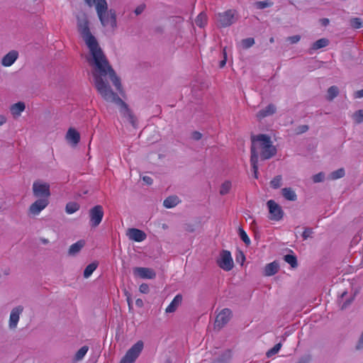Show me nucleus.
<instances>
[{"label": "nucleus", "instance_id": "nucleus-26", "mask_svg": "<svg viewBox=\"0 0 363 363\" xmlns=\"http://www.w3.org/2000/svg\"><path fill=\"white\" fill-rule=\"evenodd\" d=\"M195 23L200 28L204 27L207 24V16L205 13H200L195 19Z\"/></svg>", "mask_w": 363, "mask_h": 363}, {"label": "nucleus", "instance_id": "nucleus-12", "mask_svg": "<svg viewBox=\"0 0 363 363\" xmlns=\"http://www.w3.org/2000/svg\"><path fill=\"white\" fill-rule=\"evenodd\" d=\"M49 204V200L46 198H40L33 203L29 207V213L33 216L38 215Z\"/></svg>", "mask_w": 363, "mask_h": 363}, {"label": "nucleus", "instance_id": "nucleus-54", "mask_svg": "<svg viewBox=\"0 0 363 363\" xmlns=\"http://www.w3.org/2000/svg\"><path fill=\"white\" fill-rule=\"evenodd\" d=\"M143 180L147 184H152V179L148 176H145L143 177Z\"/></svg>", "mask_w": 363, "mask_h": 363}, {"label": "nucleus", "instance_id": "nucleus-52", "mask_svg": "<svg viewBox=\"0 0 363 363\" xmlns=\"http://www.w3.org/2000/svg\"><path fill=\"white\" fill-rule=\"evenodd\" d=\"M245 257L242 252H239L238 255L236 256V261L238 262H240L241 264H242L243 262L245 261Z\"/></svg>", "mask_w": 363, "mask_h": 363}, {"label": "nucleus", "instance_id": "nucleus-43", "mask_svg": "<svg viewBox=\"0 0 363 363\" xmlns=\"http://www.w3.org/2000/svg\"><path fill=\"white\" fill-rule=\"evenodd\" d=\"M250 48V38L243 39L239 44L240 50H247Z\"/></svg>", "mask_w": 363, "mask_h": 363}, {"label": "nucleus", "instance_id": "nucleus-37", "mask_svg": "<svg viewBox=\"0 0 363 363\" xmlns=\"http://www.w3.org/2000/svg\"><path fill=\"white\" fill-rule=\"evenodd\" d=\"M282 345L281 342L277 343L275 345L272 349L267 351V357H271L274 356V354H277L279 351L280 350Z\"/></svg>", "mask_w": 363, "mask_h": 363}, {"label": "nucleus", "instance_id": "nucleus-20", "mask_svg": "<svg viewBox=\"0 0 363 363\" xmlns=\"http://www.w3.org/2000/svg\"><path fill=\"white\" fill-rule=\"evenodd\" d=\"M25 104L23 102L19 101L13 104L10 108V111L14 117H18L25 110Z\"/></svg>", "mask_w": 363, "mask_h": 363}, {"label": "nucleus", "instance_id": "nucleus-13", "mask_svg": "<svg viewBox=\"0 0 363 363\" xmlns=\"http://www.w3.org/2000/svg\"><path fill=\"white\" fill-rule=\"evenodd\" d=\"M133 274L135 277L141 279H152L156 277L155 271L147 267H135L133 269Z\"/></svg>", "mask_w": 363, "mask_h": 363}, {"label": "nucleus", "instance_id": "nucleus-56", "mask_svg": "<svg viewBox=\"0 0 363 363\" xmlns=\"http://www.w3.org/2000/svg\"><path fill=\"white\" fill-rule=\"evenodd\" d=\"M320 21H321L322 25L324 26H328L329 24V22H330L328 18H322L320 20Z\"/></svg>", "mask_w": 363, "mask_h": 363}, {"label": "nucleus", "instance_id": "nucleus-29", "mask_svg": "<svg viewBox=\"0 0 363 363\" xmlns=\"http://www.w3.org/2000/svg\"><path fill=\"white\" fill-rule=\"evenodd\" d=\"M232 357L230 350H226L218 359L213 363H228Z\"/></svg>", "mask_w": 363, "mask_h": 363}, {"label": "nucleus", "instance_id": "nucleus-53", "mask_svg": "<svg viewBox=\"0 0 363 363\" xmlns=\"http://www.w3.org/2000/svg\"><path fill=\"white\" fill-rule=\"evenodd\" d=\"M191 137L195 140H199L202 138V134L200 132L194 131L192 133Z\"/></svg>", "mask_w": 363, "mask_h": 363}, {"label": "nucleus", "instance_id": "nucleus-19", "mask_svg": "<svg viewBox=\"0 0 363 363\" xmlns=\"http://www.w3.org/2000/svg\"><path fill=\"white\" fill-rule=\"evenodd\" d=\"M66 139L72 144L77 145L80 140V135L74 128H69L66 135Z\"/></svg>", "mask_w": 363, "mask_h": 363}, {"label": "nucleus", "instance_id": "nucleus-2", "mask_svg": "<svg viewBox=\"0 0 363 363\" xmlns=\"http://www.w3.org/2000/svg\"><path fill=\"white\" fill-rule=\"evenodd\" d=\"M94 83L96 88L102 98L106 101L115 103L121 106V113L123 117L127 118L132 125L135 128L137 119L128 108V105L112 91L108 84L104 82L102 77L94 74Z\"/></svg>", "mask_w": 363, "mask_h": 363}, {"label": "nucleus", "instance_id": "nucleus-16", "mask_svg": "<svg viewBox=\"0 0 363 363\" xmlns=\"http://www.w3.org/2000/svg\"><path fill=\"white\" fill-rule=\"evenodd\" d=\"M277 111V107L274 104H270L264 108L260 110L257 114L256 117L259 121H261L265 117L272 116Z\"/></svg>", "mask_w": 363, "mask_h": 363}, {"label": "nucleus", "instance_id": "nucleus-46", "mask_svg": "<svg viewBox=\"0 0 363 363\" xmlns=\"http://www.w3.org/2000/svg\"><path fill=\"white\" fill-rule=\"evenodd\" d=\"M311 361V356L310 354H305L299 358L296 363H310Z\"/></svg>", "mask_w": 363, "mask_h": 363}, {"label": "nucleus", "instance_id": "nucleus-59", "mask_svg": "<svg viewBox=\"0 0 363 363\" xmlns=\"http://www.w3.org/2000/svg\"><path fill=\"white\" fill-rule=\"evenodd\" d=\"M251 230H252L254 232L255 239L258 240L259 238V235L258 232L257 231V230H255V228H251Z\"/></svg>", "mask_w": 363, "mask_h": 363}, {"label": "nucleus", "instance_id": "nucleus-8", "mask_svg": "<svg viewBox=\"0 0 363 363\" xmlns=\"http://www.w3.org/2000/svg\"><path fill=\"white\" fill-rule=\"evenodd\" d=\"M217 264L224 271H230L233 267V260L230 252L222 250L219 258L217 259Z\"/></svg>", "mask_w": 363, "mask_h": 363}, {"label": "nucleus", "instance_id": "nucleus-5", "mask_svg": "<svg viewBox=\"0 0 363 363\" xmlns=\"http://www.w3.org/2000/svg\"><path fill=\"white\" fill-rule=\"evenodd\" d=\"M237 20V11L229 9L217 14V23L220 27L226 28L231 26Z\"/></svg>", "mask_w": 363, "mask_h": 363}, {"label": "nucleus", "instance_id": "nucleus-3", "mask_svg": "<svg viewBox=\"0 0 363 363\" xmlns=\"http://www.w3.org/2000/svg\"><path fill=\"white\" fill-rule=\"evenodd\" d=\"M86 3L92 6L95 5L99 18L104 26H110L112 28L116 26V16L115 11H108L106 0H85Z\"/></svg>", "mask_w": 363, "mask_h": 363}, {"label": "nucleus", "instance_id": "nucleus-58", "mask_svg": "<svg viewBox=\"0 0 363 363\" xmlns=\"http://www.w3.org/2000/svg\"><path fill=\"white\" fill-rule=\"evenodd\" d=\"M6 121V118L4 116L0 115V125L4 124Z\"/></svg>", "mask_w": 363, "mask_h": 363}, {"label": "nucleus", "instance_id": "nucleus-36", "mask_svg": "<svg viewBox=\"0 0 363 363\" xmlns=\"http://www.w3.org/2000/svg\"><path fill=\"white\" fill-rule=\"evenodd\" d=\"M257 160V154L255 150H251V162H253V169L255 172V177L257 178V165L256 164Z\"/></svg>", "mask_w": 363, "mask_h": 363}, {"label": "nucleus", "instance_id": "nucleus-61", "mask_svg": "<svg viewBox=\"0 0 363 363\" xmlns=\"http://www.w3.org/2000/svg\"><path fill=\"white\" fill-rule=\"evenodd\" d=\"M347 294V292H343L341 295V297L343 298Z\"/></svg>", "mask_w": 363, "mask_h": 363}, {"label": "nucleus", "instance_id": "nucleus-40", "mask_svg": "<svg viewBox=\"0 0 363 363\" xmlns=\"http://www.w3.org/2000/svg\"><path fill=\"white\" fill-rule=\"evenodd\" d=\"M352 118L357 123H361L363 122V110H359L354 112L352 115Z\"/></svg>", "mask_w": 363, "mask_h": 363}, {"label": "nucleus", "instance_id": "nucleus-21", "mask_svg": "<svg viewBox=\"0 0 363 363\" xmlns=\"http://www.w3.org/2000/svg\"><path fill=\"white\" fill-rule=\"evenodd\" d=\"M279 263L276 261L271 262L266 265L264 268V274L266 276H272L275 274L279 270Z\"/></svg>", "mask_w": 363, "mask_h": 363}, {"label": "nucleus", "instance_id": "nucleus-1", "mask_svg": "<svg viewBox=\"0 0 363 363\" xmlns=\"http://www.w3.org/2000/svg\"><path fill=\"white\" fill-rule=\"evenodd\" d=\"M77 24L78 31L85 41L91 55V58L89 59L88 61L90 65L95 66L96 72L94 74H97L101 77H105L108 74L116 89L121 91V84L120 79L109 65L96 38L91 34L89 20L84 13L77 16Z\"/></svg>", "mask_w": 363, "mask_h": 363}, {"label": "nucleus", "instance_id": "nucleus-48", "mask_svg": "<svg viewBox=\"0 0 363 363\" xmlns=\"http://www.w3.org/2000/svg\"><path fill=\"white\" fill-rule=\"evenodd\" d=\"M139 291L142 294H148L149 291H150V289H149L148 284H145V283L140 284V286H139Z\"/></svg>", "mask_w": 363, "mask_h": 363}, {"label": "nucleus", "instance_id": "nucleus-7", "mask_svg": "<svg viewBox=\"0 0 363 363\" xmlns=\"http://www.w3.org/2000/svg\"><path fill=\"white\" fill-rule=\"evenodd\" d=\"M33 192L35 197L39 199L46 198L49 200L50 196V185L39 180L35 181L33 184Z\"/></svg>", "mask_w": 363, "mask_h": 363}, {"label": "nucleus", "instance_id": "nucleus-4", "mask_svg": "<svg viewBox=\"0 0 363 363\" xmlns=\"http://www.w3.org/2000/svg\"><path fill=\"white\" fill-rule=\"evenodd\" d=\"M254 149L259 150V155L262 160H268L277 154V148L273 145L271 138L265 134H259L251 137Z\"/></svg>", "mask_w": 363, "mask_h": 363}, {"label": "nucleus", "instance_id": "nucleus-14", "mask_svg": "<svg viewBox=\"0 0 363 363\" xmlns=\"http://www.w3.org/2000/svg\"><path fill=\"white\" fill-rule=\"evenodd\" d=\"M126 235L131 240L140 242L145 240L147 238L145 233L138 228H129L127 231Z\"/></svg>", "mask_w": 363, "mask_h": 363}, {"label": "nucleus", "instance_id": "nucleus-32", "mask_svg": "<svg viewBox=\"0 0 363 363\" xmlns=\"http://www.w3.org/2000/svg\"><path fill=\"white\" fill-rule=\"evenodd\" d=\"M79 209V205L76 202H69V203H67L66 208H65L66 212L68 214L74 213L76 211H77Z\"/></svg>", "mask_w": 363, "mask_h": 363}, {"label": "nucleus", "instance_id": "nucleus-18", "mask_svg": "<svg viewBox=\"0 0 363 363\" xmlns=\"http://www.w3.org/2000/svg\"><path fill=\"white\" fill-rule=\"evenodd\" d=\"M182 296L181 294L176 295L172 302L166 308L165 312L167 313H174L177 309L178 306L182 303Z\"/></svg>", "mask_w": 363, "mask_h": 363}, {"label": "nucleus", "instance_id": "nucleus-24", "mask_svg": "<svg viewBox=\"0 0 363 363\" xmlns=\"http://www.w3.org/2000/svg\"><path fill=\"white\" fill-rule=\"evenodd\" d=\"M339 93L340 91L337 86H331L327 90L325 98L328 101H331L338 96Z\"/></svg>", "mask_w": 363, "mask_h": 363}, {"label": "nucleus", "instance_id": "nucleus-60", "mask_svg": "<svg viewBox=\"0 0 363 363\" xmlns=\"http://www.w3.org/2000/svg\"><path fill=\"white\" fill-rule=\"evenodd\" d=\"M136 305L138 306H143V301L140 298L137 299L136 300Z\"/></svg>", "mask_w": 363, "mask_h": 363}, {"label": "nucleus", "instance_id": "nucleus-30", "mask_svg": "<svg viewBox=\"0 0 363 363\" xmlns=\"http://www.w3.org/2000/svg\"><path fill=\"white\" fill-rule=\"evenodd\" d=\"M98 264L96 262H92L88 264L84 271V278H89L92 274V273L96 270Z\"/></svg>", "mask_w": 363, "mask_h": 363}, {"label": "nucleus", "instance_id": "nucleus-34", "mask_svg": "<svg viewBox=\"0 0 363 363\" xmlns=\"http://www.w3.org/2000/svg\"><path fill=\"white\" fill-rule=\"evenodd\" d=\"M350 25L352 28L358 29L363 26V21L360 18H352L350 20Z\"/></svg>", "mask_w": 363, "mask_h": 363}, {"label": "nucleus", "instance_id": "nucleus-38", "mask_svg": "<svg viewBox=\"0 0 363 363\" xmlns=\"http://www.w3.org/2000/svg\"><path fill=\"white\" fill-rule=\"evenodd\" d=\"M281 176L278 175L275 177L271 182H270V186L273 189H278L281 185Z\"/></svg>", "mask_w": 363, "mask_h": 363}, {"label": "nucleus", "instance_id": "nucleus-42", "mask_svg": "<svg viewBox=\"0 0 363 363\" xmlns=\"http://www.w3.org/2000/svg\"><path fill=\"white\" fill-rule=\"evenodd\" d=\"M312 179L314 183L322 182L325 179V174L323 172H319L313 175Z\"/></svg>", "mask_w": 363, "mask_h": 363}, {"label": "nucleus", "instance_id": "nucleus-50", "mask_svg": "<svg viewBox=\"0 0 363 363\" xmlns=\"http://www.w3.org/2000/svg\"><path fill=\"white\" fill-rule=\"evenodd\" d=\"M308 130V126L307 125H302L297 127V128L296 129V133L297 134H301V133L306 132Z\"/></svg>", "mask_w": 363, "mask_h": 363}, {"label": "nucleus", "instance_id": "nucleus-27", "mask_svg": "<svg viewBox=\"0 0 363 363\" xmlns=\"http://www.w3.org/2000/svg\"><path fill=\"white\" fill-rule=\"evenodd\" d=\"M329 40L326 38H320L313 43L311 49L316 50L328 46Z\"/></svg>", "mask_w": 363, "mask_h": 363}, {"label": "nucleus", "instance_id": "nucleus-44", "mask_svg": "<svg viewBox=\"0 0 363 363\" xmlns=\"http://www.w3.org/2000/svg\"><path fill=\"white\" fill-rule=\"evenodd\" d=\"M238 231H239V235H240L241 239L246 244H249L250 243V238H248V235H247V233L242 228H239Z\"/></svg>", "mask_w": 363, "mask_h": 363}, {"label": "nucleus", "instance_id": "nucleus-23", "mask_svg": "<svg viewBox=\"0 0 363 363\" xmlns=\"http://www.w3.org/2000/svg\"><path fill=\"white\" fill-rule=\"evenodd\" d=\"M179 202V200L177 196H170L164 200L163 205L167 208H171L176 206Z\"/></svg>", "mask_w": 363, "mask_h": 363}, {"label": "nucleus", "instance_id": "nucleus-35", "mask_svg": "<svg viewBox=\"0 0 363 363\" xmlns=\"http://www.w3.org/2000/svg\"><path fill=\"white\" fill-rule=\"evenodd\" d=\"M273 5V3L270 1L266 0L263 1H256L254 3V6L257 9H263L267 7H270Z\"/></svg>", "mask_w": 363, "mask_h": 363}, {"label": "nucleus", "instance_id": "nucleus-62", "mask_svg": "<svg viewBox=\"0 0 363 363\" xmlns=\"http://www.w3.org/2000/svg\"><path fill=\"white\" fill-rule=\"evenodd\" d=\"M274 38H271L269 39V42H270V43H274Z\"/></svg>", "mask_w": 363, "mask_h": 363}, {"label": "nucleus", "instance_id": "nucleus-57", "mask_svg": "<svg viewBox=\"0 0 363 363\" xmlns=\"http://www.w3.org/2000/svg\"><path fill=\"white\" fill-rule=\"evenodd\" d=\"M351 303V301L349 300V301H345L342 306H341V309L343 310L345 308H346Z\"/></svg>", "mask_w": 363, "mask_h": 363}, {"label": "nucleus", "instance_id": "nucleus-47", "mask_svg": "<svg viewBox=\"0 0 363 363\" xmlns=\"http://www.w3.org/2000/svg\"><path fill=\"white\" fill-rule=\"evenodd\" d=\"M223 59L220 62L219 67L223 68L225 67L227 61V52H226V47H225L223 50Z\"/></svg>", "mask_w": 363, "mask_h": 363}, {"label": "nucleus", "instance_id": "nucleus-6", "mask_svg": "<svg viewBox=\"0 0 363 363\" xmlns=\"http://www.w3.org/2000/svg\"><path fill=\"white\" fill-rule=\"evenodd\" d=\"M143 348V342L141 340L134 344L122 358L120 363H134Z\"/></svg>", "mask_w": 363, "mask_h": 363}, {"label": "nucleus", "instance_id": "nucleus-33", "mask_svg": "<svg viewBox=\"0 0 363 363\" xmlns=\"http://www.w3.org/2000/svg\"><path fill=\"white\" fill-rule=\"evenodd\" d=\"M89 350L88 346L82 347L75 354L74 359L76 361L82 360Z\"/></svg>", "mask_w": 363, "mask_h": 363}, {"label": "nucleus", "instance_id": "nucleus-64", "mask_svg": "<svg viewBox=\"0 0 363 363\" xmlns=\"http://www.w3.org/2000/svg\"><path fill=\"white\" fill-rule=\"evenodd\" d=\"M187 230L190 231V232H193L194 231V229L191 228V229H187Z\"/></svg>", "mask_w": 363, "mask_h": 363}, {"label": "nucleus", "instance_id": "nucleus-28", "mask_svg": "<svg viewBox=\"0 0 363 363\" xmlns=\"http://www.w3.org/2000/svg\"><path fill=\"white\" fill-rule=\"evenodd\" d=\"M345 175V171L344 168H340L335 171L332 172L329 176L328 178L330 180H336L340 178H342Z\"/></svg>", "mask_w": 363, "mask_h": 363}, {"label": "nucleus", "instance_id": "nucleus-51", "mask_svg": "<svg viewBox=\"0 0 363 363\" xmlns=\"http://www.w3.org/2000/svg\"><path fill=\"white\" fill-rule=\"evenodd\" d=\"M145 4H140L138 6L136 7L135 9V13L138 16L143 12L145 10Z\"/></svg>", "mask_w": 363, "mask_h": 363}, {"label": "nucleus", "instance_id": "nucleus-31", "mask_svg": "<svg viewBox=\"0 0 363 363\" xmlns=\"http://www.w3.org/2000/svg\"><path fill=\"white\" fill-rule=\"evenodd\" d=\"M284 260L290 264L292 268H296L298 266L296 257L294 255H284Z\"/></svg>", "mask_w": 363, "mask_h": 363}, {"label": "nucleus", "instance_id": "nucleus-15", "mask_svg": "<svg viewBox=\"0 0 363 363\" xmlns=\"http://www.w3.org/2000/svg\"><path fill=\"white\" fill-rule=\"evenodd\" d=\"M23 310V307L19 306L11 311L9 318V326L11 328H15L17 326L19 320V315L22 313Z\"/></svg>", "mask_w": 363, "mask_h": 363}, {"label": "nucleus", "instance_id": "nucleus-63", "mask_svg": "<svg viewBox=\"0 0 363 363\" xmlns=\"http://www.w3.org/2000/svg\"><path fill=\"white\" fill-rule=\"evenodd\" d=\"M255 43L254 39L251 38V46Z\"/></svg>", "mask_w": 363, "mask_h": 363}, {"label": "nucleus", "instance_id": "nucleus-55", "mask_svg": "<svg viewBox=\"0 0 363 363\" xmlns=\"http://www.w3.org/2000/svg\"><path fill=\"white\" fill-rule=\"evenodd\" d=\"M354 97L356 99L362 98L363 97V89L359 91H357L354 94Z\"/></svg>", "mask_w": 363, "mask_h": 363}, {"label": "nucleus", "instance_id": "nucleus-10", "mask_svg": "<svg viewBox=\"0 0 363 363\" xmlns=\"http://www.w3.org/2000/svg\"><path fill=\"white\" fill-rule=\"evenodd\" d=\"M232 317V311L229 308H223L216 316L214 323V328L220 330L230 320Z\"/></svg>", "mask_w": 363, "mask_h": 363}, {"label": "nucleus", "instance_id": "nucleus-11", "mask_svg": "<svg viewBox=\"0 0 363 363\" xmlns=\"http://www.w3.org/2000/svg\"><path fill=\"white\" fill-rule=\"evenodd\" d=\"M267 206L269 212V218L272 220H280L284 216L281 207L273 200L267 201Z\"/></svg>", "mask_w": 363, "mask_h": 363}, {"label": "nucleus", "instance_id": "nucleus-45", "mask_svg": "<svg viewBox=\"0 0 363 363\" xmlns=\"http://www.w3.org/2000/svg\"><path fill=\"white\" fill-rule=\"evenodd\" d=\"M313 234V231L312 228H306L304 231L302 233V238L304 240H306L309 238H312Z\"/></svg>", "mask_w": 363, "mask_h": 363}, {"label": "nucleus", "instance_id": "nucleus-41", "mask_svg": "<svg viewBox=\"0 0 363 363\" xmlns=\"http://www.w3.org/2000/svg\"><path fill=\"white\" fill-rule=\"evenodd\" d=\"M356 351L363 350V330L354 346Z\"/></svg>", "mask_w": 363, "mask_h": 363}, {"label": "nucleus", "instance_id": "nucleus-22", "mask_svg": "<svg viewBox=\"0 0 363 363\" xmlns=\"http://www.w3.org/2000/svg\"><path fill=\"white\" fill-rule=\"evenodd\" d=\"M282 196L288 201H294L297 199L295 191L290 187L281 189Z\"/></svg>", "mask_w": 363, "mask_h": 363}, {"label": "nucleus", "instance_id": "nucleus-39", "mask_svg": "<svg viewBox=\"0 0 363 363\" xmlns=\"http://www.w3.org/2000/svg\"><path fill=\"white\" fill-rule=\"evenodd\" d=\"M231 188V183L229 181L225 182L220 186V194L221 195L227 194Z\"/></svg>", "mask_w": 363, "mask_h": 363}, {"label": "nucleus", "instance_id": "nucleus-49", "mask_svg": "<svg viewBox=\"0 0 363 363\" xmlns=\"http://www.w3.org/2000/svg\"><path fill=\"white\" fill-rule=\"evenodd\" d=\"M300 39H301V36L298 35H296L288 37L286 38V40L290 42L292 44H294V43H298L300 40Z\"/></svg>", "mask_w": 363, "mask_h": 363}, {"label": "nucleus", "instance_id": "nucleus-25", "mask_svg": "<svg viewBox=\"0 0 363 363\" xmlns=\"http://www.w3.org/2000/svg\"><path fill=\"white\" fill-rule=\"evenodd\" d=\"M84 245V240H79L77 242L72 244L69 249V254L74 255L79 252Z\"/></svg>", "mask_w": 363, "mask_h": 363}, {"label": "nucleus", "instance_id": "nucleus-17", "mask_svg": "<svg viewBox=\"0 0 363 363\" xmlns=\"http://www.w3.org/2000/svg\"><path fill=\"white\" fill-rule=\"evenodd\" d=\"M18 52L16 50H11L1 60V64L4 67L11 66L18 59Z\"/></svg>", "mask_w": 363, "mask_h": 363}, {"label": "nucleus", "instance_id": "nucleus-9", "mask_svg": "<svg viewBox=\"0 0 363 363\" xmlns=\"http://www.w3.org/2000/svg\"><path fill=\"white\" fill-rule=\"evenodd\" d=\"M104 210L101 205H96L89 210L90 225L93 228L97 227L104 217Z\"/></svg>", "mask_w": 363, "mask_h": 363}]
</instances>
